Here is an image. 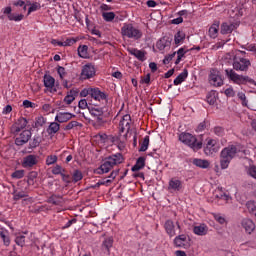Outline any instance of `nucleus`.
Segmentation results:
<instances>
[{"mask_svg": "<svg viewBox=\"0 0 256 256\" xmlns=\"http://www.w3.org/2000/svg\"><path fill=\"white\" fill-rule=\"evenodd\" d=\"M237 153H239V148L235 145H229L222 149L220 154V167L221 169H227L229 164L235 157H237Z\"/></svg>", "mask_w": 256, "mask_h": 256, "instance_id": "nucleus-1", "label": "nucleus"}, {"mask_svg": "<svg viewBox=\"0 0 256 256\" xmlns=\"http://www.w3.org/2000/svg\"><path fill=\"white\" fill-rule=\"evenodd\" d=\"M119 134L118 139H120V151H125L127 147V137L129 135V114L122 116L119 122Z\"/></svg>", "mask_w": 256, "mask_h": 256, "instance_id": "nucleus-2", "label": "nucleus"}, {"mask_svg": "<svg viewBox=\"0 0 256 256\" xmlns=\"http://www.w3.org/2000/svg\"><path fill=\"white\" fill-rule=\"evenodd\" d=\"M225 75L227 79H229V81H232V83H234L235 85H247V83H249V85L256 86L255 80L249 78V76L237 74V72H235V70L232 68L226 69Z\"/></svg>", "mask_w": 256, "mask_h": 256, "instance_id": "nucleus-3", "label": "nucleus"}, {"mask_svg": "<svg viewBox=\"0 0 256 256\" xmlns=\"http://www.w3.org/2000/svg\"><path fill=\"white\" fill-rule=\"evenodd\" d=\"M120 163H123V155L119 153L113 154L104 160L98 170V173H109L115 165H120Z\"/></svg>", "mask_w": 256, "mask_h": 256, "instance_id": "nucleus-4", "label": "nucleus"}, {"mask_svg": "<svg viewBox=\"0 0 256 256\" xmlns=\"http://www.w3.org/2000/svg\"><path fill=\"white\" fill-rule=\"evenodd\" d=\"M179 141L190 147V149H193V151H199L203 147V142L197 141V137L191 133L182 132L179 135Z\"/></svg>", "mask_w": 256, "mask_h": 256, "instance_id": "nucleus-5", "label": "nucleus"}, {"mask_svg": "<svg viewBox=\"0 0 256 256\" xmlns=\"http://www.w3.org/2000/svg\"><path fill=\"white\" fill-rule=\"evenodd\" d=\"M143 39V30L139 26L129 25V45L135 47Z\"/></svg>", "mask_w": 256, "mask_h": 256, "instance_id": "nucleus-6", "label": "nucleus"}, {"mask_svg": "<svg viewBox=\"0 0 256 256\" xmlns=\"http://www.w3.org/2000/svg\"><path fill=\"white\" fill-rule=\"evenodd\" d=\"M251 67V61L242 57H234L233 69L235 71H247Z\"/></svg>", "mask_w": 256, "mask_h": 256, "instance_id": "nucleus-7", "label": "nucleus"}, {"mask_svg": "<svg viewBox=\"0 0 256 256\" xmlns=\"http://www.w3.org/2000/svg\"><path fill=\"white\" fill-rule=\"evenodd\" d=\"M209 83L213 87H223V77H221V72L217 69L210 70L209 74Z\"/></svg>", "mask_w": 256, "mask_h": 256, "instance_id": "nucleus-8", "label": "nucleus"}, {"mask_svg": "<svg viewBox=\"0 0 256 256\" xmlns=\"http://www.w3.org/2000/svg\"><path fill=\"white\" fill-rule=\"evenodd\" d=\"M174 245L180 249H189L191 247V238L185 234L179 235L174 239Z\"/></svg>", "mask_w": 256, "mask_h": 256, "instance_id": "nucleus-9", "label": "nucleus"}, {"mask_svg": "<svg viewBox=\"0 0 256 256\" xmlns=\"http://www.w3.org/2000/svg\"><path fill=\"white\" fill-rule=\"evenodd\" d=\"M98 139L102 141V143H112L113 145H116L118 149L121 151V140L118 138L117 135H109L107 134H98Z\"/></svg>", "mask_w": 256, "mask_h": 256, "instance_id": "nucleus-10", "label": "nucleus"}, {"mask_svg": "<svg viewBox=\"0 0 256 256\" xmlns=\"http://www.w3.org/2000/svg\"><path fill=\"white\" fill-rule=\"evenodd\" d=\"M37 163H39V156L29 154L23 158L22 167L24 169H33Z\"/></svg>", "mask_w": 256, "mask_h": 256, "instance_id": "nucleus-11", "label": "nucleus"}, {"mask_svg": "<svg viewBox=\"0 0 256 256\" xmlns=\"http://www.w3.org/2000/svg\"><path fill=\"white\" fill-rule=\"evenodd\" d=\"M95 65L93 64H86L83 66L81 71L82 79H91L95 77Z\"/></svg>", "mask_w": 256, "mask_h": 256, "instance_id": "nucleus-12", "label": "nucleus"}, {"mask_svg": "<svg viewBox=\"0 0 256 256\" xmlns=\"http://www.w3.org/2000/svg\"><path fill=\"white\" fill-rule=\"evenodd\" d=\"M29 139H31V132L29 130H24L18 137H16L15 145L22 147V145L29 143Z\"/></svg>", "mask_w": 256, "mask_h": 256, "instance_id": "nucleus-13", "label": "nucleus"}, {"mask_svg": "<svg viewBox=\"0 0 256 256\" xmlns=\"http://www.w3.org/2000/svg\"><path fill=\"white\" fill-rule=\"evenodd\" d=\"M216 141L213 139H208L206 146L204 148V153L205 155H207L208 157H211V155H213V153H217V151H219V148H217L215 146Z\"/></svg>", "mask_w": 256, "mask_h": 256, "instance_id": "nucleus-14", "label": "nucleus"}, {"mask_svg": "<svg viewBox=\"0 0 256 256\" xmlns=\"http://www.w3.org/2000/svg\"><path fill=\"white\" fill-rule=\"evenodd\" d=\"M237 29L236 24H233L231 22H223L221 24L220 33L222 35H229V33H233Z\"/></svg>", "mask_w": 256, "mask_h": 256, "instance_id": "nucleus-15", "label": "nucleus"}, {"mask_svg": "<svg viewBox=\"0 0 256 256\" xmlns=\"http://www.w3.org/2000/svg\"><path fill=\"white\" fill-rule=\"evenodd\" d=\"M90 97L94 99V101H105V99H107V95L104 92H101L99 88H92Z\"/></svg>", "mask_w": 256, "mask_h": 256, "instance_id": "nucleus-16", "label": "nucleus"}, {"mask_svg": "<svg viewBox=\"0 0 256 256\" xmlns=\"http://www.w3.org/2000/svg\"><path fill=\"white\" fill-rule=\"evenodd\" d=\"M4 15H8L9 21H23V14H13L11 13V7H6L2 9Z\"/></svg>", "mask_w": 256, "mask_h": 256, "instance_id": "nucleus-17", "label": "nucleus"}, {"mask_svg": "<svg viewBox=\"0 0 256 256\" xmlns=\"http://www.w3.org/2000/svg\"><path fill=\"white\" fill-rule=\"evenodd\" d=\"M73 117L74 115L69 112H59L55 117V121L58 123H67V121H70Z\"/></svg>", "mask_w": 256, "mask_h": 256, "instance_id": "nucleus-18", "label": "nucleus"}, {"mask_svg": "<svg viewBox=\"0 0 256 256\" xmlns=\"http://www.w3.org/2000/svg\"><path fill=\"white\" fill-rule=\"evenodd\" d=\"M193 233L195 235H199L200 237H203L209 233V227L207 224H200L198 226L193 227Z\"/></svg>", "mask_w": 256, "mask_h": 256, "instance_id": "nucleus-19", "label": "nucleus"}, {"mask_svg": "<svg viewBox=\"0 0 256 256\" xmlns=\"http://www.w3.org/2000/svg\"><path fill=\"white\" fill-rule=\"evenodd\" d=\"M129 53H130V55H133L135 58H137L138 61H145L147 59V57H145V55H147V52H145V50L131 48L129 50Z\"/></svg>", "mask_w": 256, "mask_h": 256, "instance_id": "nucleus-20", "label": "nucleus"}, {"mask_svg": "<svg viewBox=\"0 0 256 256\" xmlns=\"http://www.w3.org/2000/svg\"><path fill=\"white\" fill-rule=\"evenodd\" d=\"M88 113L98 121H101V117H103V108L90 106V108H88Z\"/></svg>", "mask_w": 256, "mask_h": 256, "instance_id": "nucleus-21", "label": "nucleus"}, {"mask_svg": "<svg viewBox=\"0 0 256 256\" xmlns=\"http://www.w3.org/2000/svg\"><path fill=\"white\" fill-rule=\"evenodd\" d=\"M241 225L248 235H251V233L255 231V223L252 222L251 219L242 220Z\"/></svg>", "mask_w": 256, "mask_h": 256, "instance_id": "nucleus-22", "label": "nucleus"}, {"mask_svg": "<svg viewBox=\"0 0 256 256\" xmlns=\"http://www.w3.org/2000/svg\"><path fill=\"white\" fill-rule=\"evenodd\" d=\"M164 229L169 237H175V223L173 222V220H166L164 224Z\"/></svg>", "mask_w": 256, "mask_h": 256, "instance_id": "nucleus-23", "label": "nucleus"}, {"mask_svg": "<svg viewBox=\"0 0 256 256\" xmlns=\"http://www.w3.org/2000/svg\"><path fill=\"white\" fill-rule=\"evenodd\" d=\"M0 238L3 241V245H5V247H9V245H11V238L9 237V230L0 227Z\"/></svg>", "mask_w": 256, "mask_h": 256, "instance_id": "nucleus-24", "label": "nucleus"}, {"mask_svg": "<svg viewBox=\"0 0 256 256\" xmlns=\"http://www.w3.org/2000/svg\"><path fill=\"white\" fill-rule=\"evenodd\" d=\"M118 173L119 171H113L108 177L99 180L97 185L109 186L110 183H113V180L115 179V177H117Z\"/></svg>", "mask_w": 256, "mask_h": 256, "instance_id": "nucleus-25", "label": "nucleus"}, {"mask_svg": "<svg viewBox=\"0 0 256 256\" xmlns=\"http://www.w3.org/2000/svg\"><path fill=\"white\" fill-rule=\"evenodd\" d=\"M192 163L200 169H209V167L211 166V163L208 160H203L199 158H194Z\"/></svg>", "mask_w": 256, "mask_h": 256, "instance_id": "nucleus-26", "label": "nucleus"}, {"mask_svg": "<svg viewBox=\"0 0 256 256\" xmlns=\"http://www.w3.org/2000/svg\"><path fill=\"white\" fill-rule=\"evenodd\" d=\"M182 187H183V182H181V180H177L175 178H172L169 181L168 189H172L173 191H181Z\"/></svg>", "mask_w": 256, "mask_h": 256, "instance_id": "nucleus-27", "label": "nucleus"}, {"mask_svg": "<svg viewBox=\"0 0 256 256\" xmlns=\"http://www.w3.org/2000/svg\"><path fill=\"white\" fill-rule=\"evenodd\" d=\"M187 53H189V49H187V46L179 48L176 52L177 59L175 61V65H179V63H181L183 57H185V55H187Z\"/></svg>", "mask_w": 256, "mask_h": 256, "instance_id": "nucleus-28", "label": "nucleus"}, {"mask_svg": "<svg viewBox=\"0 0 256 256\" xmlns=\"http://www.w3.org/2000/svg\"><path fill=\"white\" fill-rule=\"evenodd\" d=\"M145 161H146V158L143 156H140L137 159L136 164L131 169L133 173H137V171H141V169L145 167Z\"/></svg>", "mask_w": 256, "mask_h": 256, "instance_id": "nucleus-29", "label": "nucleus"}, {"mask_svg": "<svg viewBox=\"0 0 256 256\" xmlns=\"http://www.w3.org/2000/svg\"><path fill=\"white\" fill-rule=\"evenodd\" d=\"M44 86L47 89H50L51 93H53V88L55 87V78H53L51 75H44Z\"/></svg>", "mask_w": 256, "mask_h": 256, "instance_id": "nucleus-30", "label": "nucleus"}, {"mask_svg": "<svg viewBox=\"0 0 256 256\" xmlns=\"http://www.w3.org/2000/svg\"><path fill=\"white\" fill-rule=\"evenodd\" d=\"M189 77V71L187 69H184L175 79H174V85H181V83L185 82V79Z\"/></svg>", "mask_w": 256, "mask_h": 256, "instance_id": "nucleus-31", "label": "nucleus"}, {"mask_svg": "<svg viewBox=\"0 0 256 256\" xmlns=\"http://www.w3.org/2000/svg\"><path fill=\"white\" fill-rule=\"evenodd\" d=\"M209 36L211 39H217V35H219V22H215L210 28H209Z\"/></svg>", "mask_w": 256, "mask_h": 256, "instance_id": "nucleus-32", "label": "nucleus"}, {"mask_svg": "<svg viewBox=\"0 0 256 256\" xmlns=\"http://www.w3.org/2000/svg\"><path fill=\"white\" fill-rule=\"evenodd\" d=\"M171 45V41H169L167 38L163 37L161 38L157 43L156 47L159 49V51H164L166 47H169Z\"/></svg>", "mask_w": 256, "mask_h": 256, "instance_id": "nucleus-33", "label": "nucleus"}, {"mask_svg": "<svg viewBox=\"0 0 256 256\" xmlns=\"http://www.w3.org/2000/svg\"><path fill=\"white\" fill-rule=\"evenodd\" d=\"M89 47L87 45H82L78 47V55L82 59H87L89 57Z\"/></svg>", "mask_w": 256, "mask_h": 256, "instance_id": "nucleus-34", "label": "nucleus"}, {"mask_svg": "<svg viewBox=\"0 0 256 256\" xmlns=\"http://www.w3.org/2000/svg\"><path fill=\"white\" fill-rule=\"evenodd\" d=\"M27 127V120L25 118L18 119V122L15 125V132L19 133V131L25 129Z\"/></svg>", "mask_w": 256, "mask_h": 256, "instance_id": "nucleus-35", "label": "nucleus"}, {"mask_svg": "<svg viewBox=\"0 0 256 256\" xmlns=\"http://www.w3.org/2000/svg\"><path fill=\"white\" fill-rule=\"evenodd\" d=\"M48 203H51L52 205H61V203H63V197L52 195L48 198Z\"/></svg>", "mask_w": 256, "mask_h": 256, "instance_id": "nucleus-36", "label": "nucleus"}, {"mask_svg": "<svg viewBox=\"0 0 256 256\" xmlns=\"http://www.w3.org/2000/svg\"><path fill=\"white\" fill-rule=\"evenodd\" d=\"M59 129H61V125H59V123H57V122H52V123H50L47 131H48L49 135H54L55 133H57L59 131Z\"/></svg>", "mask_w": 256, "mask_h": 256, "instance_id": "nucleus-37", "label": "nucleus"}, {"mask_svg": "<svg viewBox=\"0 0 256 256\" xmlns=\"http://www.w3.org/2000/svg\"><path fill=\"white\" fill-rule=\"evenodd\" d=\"M185 41V33L183 31H178L174 36L175 45H180Z\"/></svg>", "mask_w": 256, "mask_h": 256, "instance_id": "nucleus-38", "label": "nucleus"}, {"mask_svg": "<svg viewBox=\"0 0 256 256\" xmlns=\"http://www.w3.org/2000/svg\"><path fill=\"white\" fill-rule=\"evenodd\" d=\"M12 195L14 201H19V199H25V197H27V193L18 190H14Z\"/></svg>", "mask_w": 256, "mask_h": 256, "instance_id": "nucleus-39", "label": "nucleus"}, {"mask_svg": "<svg viewBox=\"0 0 256 256\" xmlns=\"http://www.w3.org/2000/svg\"><path fill=\"white\" fill-rule=\"evenodd\" d=\"M149 149V136H145L142 143L140 144L139 151L140 152H145Z\"/></svg>", "mask_w": 256, "mask_h": 256, "instance_id": "nucleus-40", "label": "nucleus"}, {"mask_svg": "<svg viewBox=\"0 0 256 256\" xmlns=\"http://www.w3.org/2000/svg\"><path fill=\"white\" fill-rule=\"evenodd\" d=\"M102 17L107 23H111L115 19V12H103Z\"/></svg>", "mask_w": 256, "mask_h": 256, "instance_id": "nucleus-41", "label": "nucleus"}, {"mask_svg": "<svg viewBox=\"0 0 256 256\" xmlns=\"http://www.w3.org/2000/svg\"><path fill=\"white\" fill-rule=\"evenodd\" d=\"M102 247H104L109 253V249L113 247V238L112 237L106 238L102 243Z\"/></svg>", "mask_w": 256, "mask_h": 256, "instance_id": "nucleus-42", "label": "nucleus"}, {"mask_svg": "<svg viewBox=\"0 0 256 256\" xmlns=\"http://www.w3.org/2000/svg\"><path fill=\"white\" fill-rule=\"evenodd\" d=\"M79 41L78 38H67L64 42L60 43V45H63V47H71L72 45H75Z\"/></svg>", "mask_w": 256, "mask_h": 256, "instance_id": "nucleus-43", "label": "nucleus"}, {"mask_svg": "<svg viewBox=\"0 0 256 256\" xmlns=\"http://www.w3.org/2000/svg\"><path fill=\"white\" fill-rule=\"evenodd\" d=\"M206 101L210 105L217 103V97L215 96V92H209L206 96Z\"/></svg>", "mask_w": 256, "mask_h": 256, "instance_id": "nucleus-44", "label": "nucleus"}, {"mask_svg": "<svg viewBox=\"0 0 256 256\" xmlns=\"http://www.w3.org/2000/svg\"><path fill=\"white\" fill-rule=\"evenodd\" d=\"M212 132L217 137H223L225 135V128H223L221 126H216V127L213 128Z\"/></svg>", "mask_w": 256, "mask_h": 256, "instance_id": "nucleus-45", "label": "nucleus"}, {"mask_svg": "<svg viewBox=\"0 0 256 256\" xmlns=\"http://www.w3.org/2000/svg\"><path fill=\"white\" fill-rule=\"evenodd\" d=\"M63 173H66L65 168L61 167V165H56L53 169H52V174L53 175H63Z\"/></svg>", "mask_w": 256, "mask_h": 256, "instance_id": "nucleus-46", "label": "nucleus"}, {"mask_svg": "<svg viewBox=\"0 0 256 256\" xmlns=\"http://www.w3.org/2000/svg\"><path fill=\"white\" fill-rule=\"evenodd\" d=\"M72 179L74 183L81 181V179H83V173H81L79 170H75L72 174Z\"/></svg>", "mask_w": 256, "mask_h": 256, "instance_id": "nucleus-47", "label": "nucleus"}, {"mask_svg": "<svg viewBox=\"0 0 256 256\" xmlns=\"http://www.w3.org/2000/svg\"><path fill=\"white\" fill-rule=\"evenodd\" d=\"M78 107L82 111H85L86 109L87 111H89V108H91V106H89V104L87 103V99H81L78 103Z\"/></svg>", "mask_w": 256, "mask_h": 256, "instance_id": "nucleus-48", "label": "nucleus"}, {"mask_svg": "<svg viewBox=\"0 0 256 256\" xmlns=\"http://www.w3.org/2000/svg\"><path fill=\"white\" fill-rule=\"evenodd\" d=\"M12 179H23L25 177V170H16L11 175Z\"/></svg>", "mask_w": 256, "mask_h": 256, "instance_id": "nucleus-49", "label": "nucleus"}, {"mask_svg": "<svg viewBox=\"0 0 256 256\" xmlns=\"http://www.w3.org/2000/svg\"><path fill=\"white\" fill-rule=\"evenodd\" d=\"M247 175L252 177L253 179H256V166L255 165H250L247 169Z\"/></svg>", "mask_w": 256, "mask_h": 256, "instance_id": "nucleus-50", "label": "nucleus"}, {"mask_svg": "<svg viewBox=\"0 0 256 256\" xmlns=\"http://www.w3.org/2000/svg\"><path fill=\"white\" fill-rule=\"evenodd\" d=\"M23 107L24 109H37L38 105L29 100H24Z\"/></svg>", "mask_w": 256, "mask_h": 256, "instance_id": "nucleus-51", "label": "nucleus"}, {"mask_svg": "<svg viewBox=\"0 0 256 256\" xmlns=\"http://www.w3.org/2000/svg\"><path fill=\"white\" fill-rule=\"evenodd\" d=\"M15 243L19 247H25V236H23V235L16 236Z\"/></svg>", "mask_w": 256, "mask_h": 256, "instance_id": "nucleus-52", "label": "nucleus"}, {"mask_svg": "<svg viewBox=\"0 0 256 256\" xmlns=\"http://www.w3.org/2000/svg\"><path fill=\"white\" fill-rule=\"evenodd\" d=\"M246 207H247L249 213H251V215H253L255 213V211H256L255 202H253V201L247 202Z\"/></svg>", "mask_w": 256, "mask_h": 256, "instance_id": "nucleus-53", "label": "nucleus"}, {"mask_svg": "<svg viewBox=\"0 0 256 256\" xmlns=\"http://www.w3.org/2000/svg\"><path fill=\"white\" fill-rule=\"evenodd\" d=\"M57 155H49L46 158V165H55V162L57 161Z\"/></svg>", "mask_w": 256, "mask_h": 256, "instance_id": "nucleus-54", "label": "nucleus"}, {"mask_svg": "<svg viewBox=\"0 0 256 256\" xmlns=\"http://www.w3.org/2000/svg\"><path fill=\"white\" fill-rule=\"evenodd\" d=\"M79 126V122L77 121H71L69 122L65 127H64V131H71V129H74V127H78Z\"/></svg>", "mask_w": 256, "mask_h": 256, "instance_id": "nucleus-55", "label": "nucleus"}, {"mask_svg": "<svg viewBox=\"0 0 256 256\" xmlns=\"http://www.w3.org/2000/svg\"><path fill=\"white\" fill-rule=\"evenodd\" d=\"M175 55H177V52H173L172 54L165 56L163 60L164 65H169V63L173 61Z\"/></svg>", "mask_w": 256, "mask_h": 256, "instance_id": "nucleus-56", "label": "nucleus"}, {"mask_svg": "<svg viewBox=\"0 0 256 256\" xmlns=\"http://www.w3.org/2000/svg\"><path fill=\"white\" fill-rule=\"evenodd\" d=\"M214 219L220 225H225V223H227V220L225 219V217L221 216V214H215Z\"/></svg>", "mask_w": 256, "mask_h": 256, "instance_id": "nucleus-57", "label": "nucleus"}, {"mask_svg": "<svg viewBox=\"0 0 256 256\" xmlns=\"http://www.w3.org/2000/svg\"><path fill=\"white\" fill-rule=\"evenodd\" d=\"M57 73H58L60 79H62V80L65 79V77L67 75V72L65 71V67H63V66H59L57 68Z\"/></svg>", "mask_w": 256, "mask_h": 256, "instance_id": "nucleus-58", "label": "nucleus"}, {"mask_svg": "<svg viewBox=\"0 0 256 256\" xmlns=\"http://www.w3.org/2000/svg\"><path fill=\"white\" fill-rule=\"evenodd\" d=\"M40 143H41V138L34 137L33 140L30 142V147L35 149V147H39Z\"/></svg>", "mask_w": 256, "mask_h": 256, "instance_id": "nucleus-59", "label": "nucleus"}, {"mask_svg": "<svg viewBox=\"0 0 256 256\" xmlns=\"http://www.w3.org/2000/svg\"><path fill=\"white\" fill-rule=\"evenodd\" d=\"M224 94L226 97H235V90L233 89V86H230L224 91Z\"/></svg>", "mask_w": 256, "mask_h": 256, "instance_id": "nucleus-60", "label": "nucleus"}, {"mask_svg": "<svg viewBox=\"0 0 256 256\" xmlns=\"http://www.w3.org/2000/svg\"><path fill=\"white\" fill-rule=\"evenodd\" d=\"M74 101H75V96H73V94H68L64 98V103H66V105H71V103Z\"/></svg>", "mask_w": 256, "mask_h": 256, "instance_id": "nucleus-61", "label": "nucleus"}, {"mask_svg": "<svg viewBox=\"0 0 256 256\" xmlns=\"http://www.w3.org/2000/svg\"><path fill=\"white\" fill-rule=\"evenodd\" d=\"M91 91L92 88H84L81 92H80V97H87V95L91 96Z\"/></svg>", "mask_w": 256, "mask_h": 256, "instance_id": "nucleus-62", "label": "nucleus"}, {"mask_svg": "<svg viewBox=\"0 0 256 256\" xmlns=\"http://www.w3.org/2000/svg\"><path fill=\"white\" fill-rule=\"evenodd\" d=\"M122 35H123L124 39H127V37H129V25L123 26Z\"/></svg>", "mask_w": 256, "mask_h": 256, "instance_id": "nucleus-63", "label": "nucleus"}, {"mask_svg": "<svg viewBox=\"0 0 256 256\" xmlns=\"http://www.w3.org/2000/svg\"><path fill=\"white\" fill-rule=\"evenodd\" d=\"M245 49L251 53H256V44H248Z\"/></svg>", "mask_w": 256, "mask_h": 256, "instance_id": "nucleus-64", "label": "nucleus"}]
</instances>
